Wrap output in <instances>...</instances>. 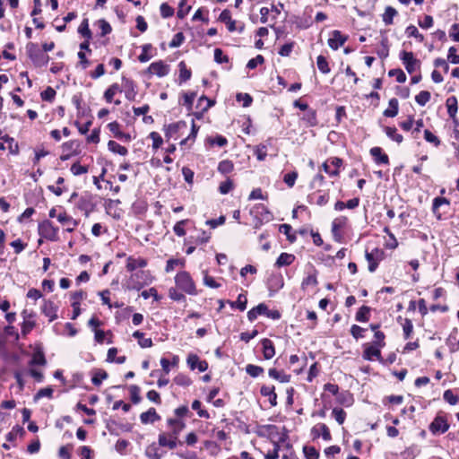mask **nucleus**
I'll return each mask as SVG.
<instances>
[{"label":"nucleus","mask_w":459,"mask_h":459,"mask_svg":"<svg viewBox=\"0 0 459 459\" xmlns=\"http://www.w3.org/2000/svg\"><path fill=\"white\" fill-rule=\"evenodd\" d=\"M400 59L409 74L414 73L420 67V61L414 57L412 52L403 50L400 53Z\"/></svg>","instance_id":"obj_3"},{"label":"nucleus","mask_w":459,"mask_h":459,"mask_svg":"<svg viewBox=\"0 0 459 459\" xmlns=\"http://www.w3.org/2000/svg\"><path fill=\"white\" fill-rule=\"evenodd\" d=\"M108 148L110 152L114 153H118L122 156L126 155L128 152L127 149L125 146H122L121 144L113 140H110L108 143Z\"/></svg>","instance_id":"obj_31"},{"label":"nucleus","mask_w":459,"mask_h":459,"mask_svg":"<svg viewBox=\"0 0 459 459\" xmlns=\"http://www.w3.org/2000/svg\"><path fill=\"white\" fill-rule=\"evenodd\" d=\"M267 311H268V307L264 303H260L255 307H253L252 309H250L247 312V318L249 321L253 322L254 320H255L257 318L258 316H260V315L265 316Z\"/></svg>","instance_id":"obj_22"},{"label":"nucleus","mask_w":459,"mask_h":459,"mask_svg":"<svg viewBox=\"0 0 459 459\" xmlns=\"http://www.w3.org/2000/svg\"><path fill=\"white\" fill-rule=\"evenodd\" d=\"M234 169V165L232 161L229 160H224L221 161L218 165V171L222 174H228L230 173Z\"/></svg>","instance_id":"obj_41"},{"label":"nucleus","mask_w":459,"mask_h":459,"mask_svg":"<svg viewBox=\"0 0 459 459\" xmlns=\"http://www.w3.org/2000/svg\"><path fill=\"white\" fill-rule=\"evenodd\" d=\"M268 374L271 377H273V379L279 380L281 383L289 382L290 377L289 375H287L281 371H278L275 368H270L268 371Z\"/></svg>","instance_id":"obj_34"},{"label":"nucleus","mask_w":459,"mask_h":459,"mask_svg":"<svg viewBox=\"0 0 459 459\" xmlns=\"http://www.w3.org/2000/svg\"><path fill=\"white\" fill-rule=\"evenodd\" d=\"M294 259L295 257L293 255L288 253H281L276 260V265L279 267L290 265V264H292Z\"/></svg>","instance_id":"obj_33"},{"label":"nucleus","mask_w":459,"mask_h":459,"mask_svg":"<svg viewBox=\"0 0 459 459\" xmlns=\"http://www.w3.org/2000/svg\"><path fill=\"white\" fill-rule=\"evenodd\" d=\"M136 86L134 84V82L129 79V78H126L125 76L122 77V91L124 90L125 91V93H126V98L128 100H134L135 99V96H136Z\"/></svg>","instance_id":"obj_12"},{"label":"nucleus","mask_w":459,"mask_h":459,"mask_svg":"<svg viewBox=\"0 0 459 459\" xmlns=\"http://www.w3.org/2000/svg\"><path fill=\"white\" fill-rule=\"evenodd\" d=\"M449 429L447 420L442 416H437L429 425V430L432 434H443Z\"/></svg>","instance_id":"obj_8"},{"label":"nucleus","mask_w":459,"mask_h":459,"mask_svg":"<svg viewBox=\"0 0 459 459\" xmlns=\"http://www.w3.org/2000/svg\"><path fill=\"white\" fill-rule=\"evenodd\" d=\"M159 445L161 446H168L170 449H173L177 446V439L176 437L169 439L165 434L159 435Z\"/></svg>","instance_id":"obj_36"},{"label":"nucleus","mask_w":459,"mask_h":459,"mask_svg":"<svg viewBox=\"0 0 459 459\" xmlns=\"http://www.w3.org/2000/svg\"><path fill=\"white\" fill-rule=\"evenodd\" d=\"M43 314L49 318V321H53L57 317V307L54 302L50 300H45L42 306Z\"/></svg>","instance_id":"obj_18"},{"label":"nucleus","mask_w":459,"mask_h":459,"mask_svg":"<svg viewBox=\"0 0 459 459\" xmlns=\"http://www.w3.org/2000/svg\"><path fill=\"white\" fill-rule=\"evenodd\" d=\"M399 102L398 100L393 98L389 100L388 108L384 111V116L386 117H394L398 114Z\"/></svg>","instance_id":"obj_26"},{"label":"nucleus","mask_w":459,"mask_h":459,"mask_svg":"<svg viewBox=\"0 0 459 459\" xmlns=\"http://www.w3.org/2000/svg\"><path fill=\"white\" fill-rule=\"evenodd\" d=\"M236 99L238 102L243 101V107L247 108L251 105L253 99L248 93H238Z\"/></svg>","instance_id":"obj_57"},{"label":"nucleus","mask_w":459,"mask_h":459,"mask_svg":"<svg viewBox=\"0 0 459 459\" xmlns=\"http://www.w3.org/2000/svg\"><path fill=\"white\" fill-rule=\"evenodd\" d=\"M333 416L334 417L335 420L342 425L346 418V412L341 409V408H334L332 411Z\"/></svg>","instance_id":"obj_55"},{"label":"nucleus","mask_w":459,"mask_h":459,"mask_svg":"<svg viewBox=\"0 0 459 459\" xmlns=\"http://www.w3.org/2000/svg\"><path fill=\"white\" fill-rule=\"evenodd\" d=\"M0 149L1 150H8L12 154H18L19 146L18 143L14 141L13 137H10L7 134L2 135V132L0 131Z\"/></svg>","instance_id":"obj_7"},{"label":"nucleus","mask_w":459,"mask_h":459,"mask_svg":"<svg viewBox=\"0 0 459 459\" xmlns=\"http://www.w3.org/2000/svg\"><path fill=\"white\" fill-rule=\"evenodd\" d=\"M108 377V373L104 370H98L94 373L91 382L94 385H100L102 380Z\"/></svg>","instance_id":"obj_50"},{"label":"nucleus","mask_w":459,"mask_h":459,"mask_svg":"<svg viewBox=\"0 0 459 459\" xmlns=\"http://www.w3.org/2000/svg\"><path fill=\"white\" fill-rule=\"evenodd\" d=\"M187 0H181L178 4V17L183 19L190 11L191 6L186 5Z\"/></svg>","instance_id":"obj_51"},{"label":"nucleus","mask_w":459,"mask_h":459,"mask_svg":"<svg viewBox=\"0 0 459 459\" xmlns=\"http://www.w3.org/2000/svg\"><path fill=\"white\" fill-rule=\"evenodd\" d=\"M169 72V66L161 60L152 63L147 69V73L155 74L159 77L166 76Z\"/></svg>","instance_id":"obj_10"},{"label":"nucleus","mask_w":459,"mask_h":459,"mask_svg":"<svg viewBox=\"0 0 459 459\" xmlns=\"http://www.w3.org/2000/svg\"><path fill=\"white\" fill-rule=\"evenodd\" d=\"M365 257L368 263V271L374 273L378 264L385 258V252L382 249L375 248L371 252H366Z\"/></svg>","instance_id":"obj_5"},{"label":"nucleus","mask_w":459,"mask_h":459,"mask_svg":"<svg viewBox=\"0 0 459 459\" xmlns=\"http://www.w3.org/2000/svg\"><path fill=\"white\" fill-rule=\"evenodd\" d=\"M145 275V272H137L131 275L130 279L127 281V288L132 290H140L144 282L140 281V279H142Z\"/></svg>","instance_id":"obj_20"},{"label":"nucleus","mask_w":459,"mask_h":459,"mask_svg":"<svg viewBox=\"0 0 459 459\" xmlns=\"http://www.w3.org/2000/svg\"><path fill=\"white\" fill-rule=\"evenodd\" d=\"M201 405H202V403L200 401L195 400L192 403V409L197 411V414L199 417L209 419L210 418L209 412L206 410L201 409Z\"/></svg>","instance_id":"obj_46"},{"label":"nucleus","mask_w":459,"mask_h":459,"mask_svg":"<svg viewBox=\"0 0 459 459\" xmlns=\"http://www.w3.org/2000/svg\"><path fill=\"white\" fill-rule=\"evenodd\" d=\"M145 275V272H137L131 275L130 279L127 281V288L132 290H140L144 282L140 281V279H142Z\"/></svg>","instance_id":"obj_19"},{"label":"nucleus","mask_w":459,"mask_h":459,"mask_svg":"<svg viewBox=\"0 0 459 459\" xmlns=\"http://www.w3.org/2000/svg\"><path fill=\"white\" fill-rule=\"evenodd\" d=\"M246 372L253 377H257L260 374L264 372V368L256 365L248 364L246 367Z\"/></svg>","instance_id":"obj_47"},{"label":"nucleus","mask_w":459,"mask_h":459,"mask_svg":"<svg viewBox=\"0 0 459 459\" xmlns=\"http://www.w3.org/2000/svg\"><path fill=\"white\" fill-rule=\"evenodd\" d=\"M187 222V220H182L180 221H178L174 228H173V230L175 232V234L178 237H183L186 235V230L184 229V226L185 224Z\"/></svg>","instance_id":"obj_63"},{"label":"nucleus","mask_w":459,"mask_h":459,"mask_svg":"<svg viewBox=\"0 0 459 459\" xmlns=\"http://www.w3.org/2000/svg\"><path fill=\"white\" fill-rule=\"evenodd\" d=\"M347 219L345 217L335 218L332 222V234L336 242H342V229L345 227Z\"/></svg>","instance_id":"obj_9"},{"label":"nucleus","mask_w":459,"mask_h":459,"mask_svg":"<svg viewBox=\"0 0 459 459\" xmlns=\"http://www.w3.org/2000/svg\"><path fill=\"white\" fill-rule=\"evenodd\" d=\"M175 283L178 288L189 295H196V288L189 273L182 271L177 273Z\"/></svg>","instance_id":"obj_1"},{"label":"nucleus","mask_w":459,"mask_h":459,"mask_svg":"<svg viewBox=\"0 0 459 459\" xmlns=\"http://www.w3.org/2000/svg\"><path fill=\"white\" fill-rule=\"evenodd\" d=\"M370 154L377 164H388V156L383 152L380 147H373L370 149Z\"/></svg>","instance_id":"obj_21"},{"label":"nucleus","mask_w":459,"mask_h":459,"mask_svg":"<svg viewBox=\"0 0 459 459\" xmlns=\"http://www.w3.org/2000/svg\"><path fill=\"white\" fill-rule=\"evenodd\" d=\"M160 10V14L163 18H169L173 16L174 14V9L171 6H169L167 3L161 4Z\"/></svg>","instance_id":"obj_62"},{"label":"nucleus","mask_w":459,"mask_h":459,"mask_svg":"<svg viewBox=\"0 0 459 459\" xmlns=\"http://www.w3.org/2000/svg\"><path fill=\"white\" fill-rule=\"evenodd\" d=\"M122 89L117 83L111 84L104 92V98L107 102L110 103L113 101V97L117 92H121Z\"/></svg>","instance_id":"obj_29"},{"label":"nucleus","mask_w":459,"mask_h":459,"mask_svg":"<svg viewBox=\"0 0 459 459\" xmlns=\"http://www.w3.org/2000/svg\"><path fill=\"white\" fill-rule=\"evenodd\" d=\"M57 220L65 227V230L69 232L74 231V228L77 226V221H74L71 216H68L65 212H59L57 214Z\"/></svg>","instance_id":"obj_17"},{"label":"nucleus","mask_w":459,"mask_h":459,"mask_svg":"<svg viewBox=\"0 0 459 459\" xmlns=\"http://www.w3.org/2000/svg\"><path fill=\"white\" fill-rule=\"evenodd\" d=\"M160 418L154 408H150L147 411L141 413L140 420L143 424L153 423Z\"/></svg>","instance_id":"obj_23"},{"label":"nucleus","mask_w":459,"mask_h":459,"mask_svg":"<svg viewBox=\"0 0 459 459\" xmlns=\"http://www.w3.org/2000/svg\"><path fill=\"white\" fill-rule=\"evenodd\" d=\"M388 75L393 77V76H395L396 77V81L400 83H403L406 82V74H404V72L400 69V68H397V69H392L388 72Z\"/></svg>","instance_id":"obj_45"},{"label":"nucleus","mask_w":459,"mask_h":459,"mask_svg":"<svg viewBox=\"0 0 459 459\" xmlns=\"http://www.w3.org/2000/svg\"><path fill=\"white\" fill-rule=\"evenodd\" d=\"M29 56L31 61L37 66H45L49 61V56L45 54L43 51L38 48V47L34 44H31L28 48Z\"/></svg>","instance_id":"obj_2"},{"label":"nucleus","mask_w":459,"mask_h":459,"mask_svg":"<svg viewBox=\"0 0 459 459\" xmlns=\"http://www.w3.org/2000/svg\"><path fill=\"white\" fill-rule=\"evenodd\" d=\"M131 401L133 403L137 404L141 402L140 388L137 385H131L130 388Z\"/></svg>","instance_id":"obj_54"},{"label":"nucleus","mask_w":459,"mask_h":459,"mask_svg":"<svg viewBox=\"0 0 459 459\" xmlns=\"http://www.w3.org/2000/svg\"><path fill=\"white\" fill-rule=\"evenodd\" d=\"M363 359L366 360H372L373 359L381 360L380 349L371 344H366L363 351Z\"/></svg>","instance_id":"obj_15"},{"label":"nucleus","mask_w":459,"mask_h":459,"mask_svg":"<svg viewBox=\"0 0 459 459\" xmlns=\"http://www.w3.org/2000/svg\"><path fill=\"white\" fill-rule=\"evenodd\" d=\"M78 32L83 37L85 38L86 39L90 40L91 39V30L89 29V23H88V19H84L79 28H78Z\"/></svg>","instance_id":"obj_38"},{"label":"nucleus","mask_w":459,"mask_h":459,"mask_svg":"<svg viewBox=\"0 0 459 459\" xmlns=\"http://www.w3.org/2000/svg\"><path fill=\"white\" fill-rule=\"evenodd\" d=\"M342 160L337 157L331 158L322 164V168L330 177L339 176V169L342 166Z\"/></svg>","instance_id":"obj_6"},{"label":"nucleus","mask_w":459,"mask_h":459,"mask_svg":"<svg viewBox=\"0 0 459 459\" xmlns=\"http://www.w3.org/2000/svg\"><path fill=\"white\" fill-rule=\"evenodd\" d=\"M316 65L319 71L323 74L330 73V67L326 58L323 56H318L316 58Z\"/></svg>","instance_id":"obj_43"},{"label":"nucleus","mask_w":459,"mask_h":459,"mask_svg":"<svg viewBox=\"0 0 459 459\" xmlns=\"http://www.w3.org/2000/svg\"><path fill=\"white\" fill-rule=\"evenodd\" d=\"M186 123L184 121L169 124L165 127V137L168 139H177V134L181 130L186 129Z\"/></svg>","instance_id":"obj_13"},{"label":"nucleus","mask_w":459,"mask_h":459,"mask_svg":"<svg viewBox=\"0 0 459 459\" xmlns=\"http://www.w3.org/2000/svg\"><path fill=\"white\" fill-rule=\"evenodd\" d=\"M186 362L192 370L197 368L200 372H204L208 368V363L201 360L196 354H189Z\"/></svg>","instance_id":"obj_11"},{"label":"nucleus","mask_w":459,"mask_h":459,"mask_svg":"<svg viewBox=\"0 0 459 459\" xmlns=\"http://www.w3.org/2000/svg\"><path fill=\"white\" fill-rule=\"evenodd\" d=\"M311 433L314 436V437H318L321 435L322 437L326 441H329L332 438L328 427L324 423H320L313 427L311 429Z\"/></svg>","instance_id":"obj_16"},{"label":"nucleus","mask_w":459,"mask_h":459,"mask_svg":"<svg viewBox=\"0 0 459 459\" xmlns=\"http://www.w3.org/2000/svg\"><path fill=\"white\" fill-rule=\"evenodd\" d=\"M396 14L397 11L394 7L387 6L382 15V19L385 24L391 25L393 23V19Z\"/></svg>","instance_id":"obj_32"},{"label":"nucleus","mask_w":459,"mask_h":459,"mask_svg":"<svg viewBox=\"0 0 459 459\" xmlns=\"http://www.w3.org/2000/svg\"><path fill=\"white\" fill-rule=\"evenodd\" d=\"M178 67H179V81H180V83L183 82L188 81L191 78V74H191V70H189L186 67V65L185 64L184 61H181L178 64Z\"/></svg>","instance_id":"obj_35"},{"label":"nucleus","mask_w":459,"mask_h":459,"mask_svg":"<svg viewBox=\"0 0 459 459\" xmlns=\"http://www.w3.org/2000/svg\"><path fill=\"white\" fill-rule=\"evenodd\" d=\"M430 92L428 91H421L415 96V100L420 106H425L430 100Z\"/></svg>","instance_id":"obj_42"},{"label":"nucleus","mask_w":459,"mask_h":459,"mask_svg":"<svg viewBox=\"0 0 459 459\" xmlns=\"http://www.w3.org/2000/svg\"><path fill=\"white\" fill-rule=\"evenodd\" d=\"M297 178L298 173L296 171H292L284 175L283 181L288 186L292 187L295 185Z\"/></svg>","instance_id":"obj_59"},{"label":"nucleus","mask_w":459,"mask_h":459,"mask_svg":"<svg viewBox=\"0 0 459 459\" xmlns=\"http://www.w3.org/2000/svg\"><path fill=\"white\" fill-rule=\"evenodd\" d=\"M255 154L258 160H264L267 156V149L264 144H260L255 147Z\"/></svg>","instance_id":"obj_64"},{"label":"nucleus","mask_w":459,"mask_h":459,"mask_svg":"<svg viewBox=\"0 0 459 459\" xmlns=\"http://www.w3.org/2000/svg\"><path fill=\"white\" fill-rule=\"evenodd\" d=\"M117 204L118 203H106L105 204L106 212L114 219H119L122 215L121 210L117 208Z\"/></svg>","instance_id":"obj_28"},{"label":"nucleus","mask_w":459,"mask_h":459,"mask_svg":"<svg viewBox=\"0 0 459 459\" xmlns=\"http://www.w3.org/2000/svg\"><path fill=\"white\" fill-rule=\"evenodd\" d=\"M385 132L390 139L397 143H401L403 140V135L397 133V129L395 127L386 126L385 128Z\"/></svg>","instance_id":"obj_37"},{"label":"nucleus","mask_w":459,"mask_h":459,"mask_svg":"<svg viewBox=\"0 0 459 459\" xmlns=\"http://www.w3.org/2000/svg\"><path fill=\"white\" fill-rule=\"evenodd\" d=\"M133 337L138 340V344L142 348H150L152 346V341L151 338H144V333L140 331H135L133 333Z\"/></svg>","instance_id":"obj_30"},{"label":"nucleus","mask_w":459,"mask_h":459,"mask_svg":"<svg viewBox=\"0 0 459 459\" xmlns=\"http://www.w3.org/2000/svg\"><path fill=\"white\" fill-rule=\"evenodd\" d=\"M142 54L138 56V59L141 63H145L152 58V56L148 54V51L152 48L151 44H145L143 46Z\"/></svg>","instance_id":"obj_60"},{"label":"nucleus","mask_w":459,"mask_h":459,"mask_svg":"<svg viewBox=\"0 0 459 459\" xmlns=\"http://www.w3.org/2000/svg\"><path fill=\"white\" fill-rule=\"evenodd\" d=\"M185 266V261L180 259H169L167 261L165 271L167 273L172 272L177 266Z\"/></svg>","instance_id":"obj_49"},{"label":"nucleus","mask_w":459,"mask_h":459,"mask_svg":"<svg viewBox=\"0 0 459 459\" xmlns=\"http://www.w3.org/2000/svg\"><path fill=\"white\" fill-rule=\"evenodd\" d=\"M168 423H169V425H170L173 428V434H174L173 437H177L178 434L184 428V424L180 420H176V419H169L168 420Z\"/></svg>","instance_id":"obj_53"},{"label":"nucleus","mask_w":459,"mask_h":459,"mask_svg":"<svg viewBox=\"0 0 459 459\" xmlns=\"http://www.w3.org/2000/svg\"><path fill=\"white\" fill-rule=\"evenodd\" d=\"M219 20L227 25L229 31L232 32L236 30V22L231 19L229 10H223L219 16Z\"/></svg>","instance_id":"obj_24"},{"label":"nucleus","mask_w":459,"mask_h":459,"mask_svg":"<svg viewBox=\"0 0 459 459\" xmlns=\"http://www.w3.org/2000/svg\"><path fill=\"white\" fill-rule=\"evenodd\" d=\"M405 32L408 37H413L420 42H422L424 40V36L419 32L418 29L414 25L408 26L406 28Z\"/></svg>","instance_id":"obj_44"},{"label":"nucleus","mask_w":459,"mask_h":459,"mask_svg":"<svg viewBox=\"0 0 459 459\" xmlns=\"http://www.w3.org/2000/svg\"><path fill=\"white\" fill-rule=\"evenodd\" d=\"M39 235L51 241L58 239V228L55 227L49 221H44L39 225Z\"/></svg>","instance_id":"obj_4"},{"label":"nucleus","mask_w":459,"mask_h":459,"mask_svg":"<svg viewBox=\"0 0 459 459\" xmlns=\"http://www.w3.org/2000/svg\"><path fill=\"white\" fill-rule=\"evenodd\" d=\"M369 307L362 306L356 314V320L359 322H367L368 320Z\"/></svg>","instance_id":"obj_48"},{"label":"nucleus","mask_w":459,"mask_h":459,"mask_svg":"<svg viewBox=\"0 0 459 459\" xmlns=\"http://www.w3.org/2000/svg\"><path fill=\"white\" fill-rule=\"evenodd\" d=\"M446 105L449 117L455 119L457 113V99L455 96L449 97L446 100Z\"/></svg>","instance_id":"obj_27"},{"label":"nucleus","mask_w":459,"mask_h":459,"mask_svg":"<svg viewBox=\"0 0 459 459\" xmlns=\"http://www.w3.org/2000/svg\"><path fill=\"white\" fill-rule=\"evenodd\" d=\"M262 345L264 358L265 359H272L275 355V350L273 342L265 338L262 340Z\"/></svg>","instance_id":"obj_25"},{"label":"nucleus","mask_w":459,"mask_h":459,"mask_svg":"<svg viewBox=\"0 0 459 459\" xmlns=\"http://www.w3.org/2000/svg\"><path fill=\"white\" fill-rule=\"evenodd\" d=\"M307 459H318L319 453L314 446H304L303 448Z\"/></svg>","instance_id":"obj_58"},{"label":"nucleus","mask_w":459,"mask_h":459,"mask_svg":"<svg viewBox=\"0 0 459 459\" xmlns=\"http://www.w3.org/2000/svg\"><path fill=\"white\" fill-rule=\"evenodd\" d=\"M247 299L245 294L240 293L236 301L230 302L231 307H237L240 311H244L247 308Z\"/></svg>","instance_id":"obj_39"},{"label":"nucleus","mask_w":459,"mask_h":459,"mask_svg":"<svg viewBox=\"0 0 459 459\" xmlns=\"http://www.w3.org/2000/svg\"><path fill=\"white\" fill-rule=\"evenodd\" d=\"M73 449L72 445L63 446L58 450V456L61 459H71V451Z\"/></svg>","instance_id":"obj_56"},{"label":"nucleus","mask_w":459,"mask_h":459,"mask_svg":"<svg viewBox=\"0 0 459 459\" xmlns=\"http://www.w3.org/2000/svg\"><path fill=\"white\" fill-rule=\"evenodd\" d=\"M347 39V36L342 35L340 30H335L332 32V37L328 39V45L332 49L336 50L342 47Z\"/></svg>","instance_id":"obj_14"},{"label":"nucleus","mask_w":459,"mask_h":459,"mask_svg":"<svg viewBox=\"0 0 459 459\" xmlns=\"http://www.w3.org/2000/svg\"><path fill=\"white\" fill-rule=\"evenodd\" d=\"M174 382L178 385H181V386H188L192 384V381L191 379L186 376V375H178L175 378H174Z\"/></svg>","instance_id":"obj_61"},{"label":"nucleus","mask_w":459,"mask_h":459,"mask_svg":"<svg viewBox=\"0 0 459 459\" xmlns=\"http://www.w3.org/2000/svg\"><path fill=\"white\" fill-rule=\"evenodd\" d=\"M22 315L23 319H24V321L22 323V332L23 334H27L33 328L34 322L30 321L28 318L30 316L27 314L26 310H24Z\"/></svg>","instance_id":"obj_40"},{"label":"nucleus","mask_w":459,"mask_h":459,"mask_svg":"<svg viewBox=\"0 0 459 459\" xmlns=\"http://www.w3.org/2000/svg\"><path fill=\"white\" fill-rule=\"evenodd\" d=\"M443 398L451 405L456 404L459 401L458 396L455 394L452 390H446L444 392Z\"/></svg>","instance_id":"obj_52"}]
</instances>
